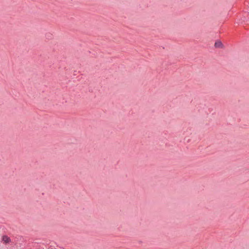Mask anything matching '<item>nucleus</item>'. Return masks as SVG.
Returning <instances> with one entry per match:
<instances>
[{
	"mask_svg": "<svg viewBox=\"0 0 249 249\" xmlns=\"http://www.w3.org/2000/svg\"><path fill=\"white\" fill-rule=\"evenodd\" d=\"M2 241L4 244H7L10 243L11 240L8 236L6 235H4L2 237Z\"/></svg>",
	"mask_w": 249,
	"mask_h": 249,
	"instance_id": "f257e3e1",
	"label": "nucleus"
},
{
	"mask_svg": "<svg viewBox=\"0 0 249 249\" xmlns=\"http://www.w3.org/2000/svg\"><path fill=\"white\" fill-rule=\"evenodd\" d=\"M214 46L216 48H222L223 47V44L222 42L220 41H217L215 42L214 44Z\"/></svg>",
	"mask_w": 249,
	"mask_h": 249,
	"instance_id": "f03ea898",
	"label": "nucleus"
}]
</instances>
